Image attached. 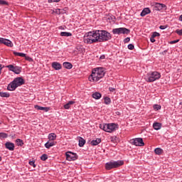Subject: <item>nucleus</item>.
<instances>
[{
  "label": "nucleus",
  "mask_w": 182,
  "mask_h": 182,
  "mask_svg": "<svg viewBox=\"0 0 182 182\" xmlns=\"http://www.w3.org/2000/svg\"><path fill=\"white\" fill-rule=\"evenodd\" d=\"M124 42L125 43H128V42H130V38L128 37V38H124Z\"/></svg>",
  "instance_id": "nucleus-46"
},
{
  "label": "nucleus",
  "mask_w": 182,
  "mask_h": 182,
  "mask_svg": "<svg viewBox=\"0 0 182 182\" xmlns=\"http://www.w3.org/2000/svg\"><path fill=\"white\" fill-rule=\"evenodd\" d=\"M26 60H28V62H32L33 60L32 59V58L29 57V56H26L25 57Z\"/></svg>",
  "instance_id": "nucleus-41"
},
{
  "label": "nucleus",
  "mask_w": 182,
  "mask_h": 182,
  "mask_svg": "<svg viewBox=\"0 0 182 182\" xmlns=\"http://www.w3.org/2000/svg\"><path fill=\"white\" fill-rule=\"evenodd\" d=\"M48 140L50 141L56 140V134L55 133H51L48 134Z\"/></svg>",
  "instance_id": "nucleus-27"
},
{
  "label": "nucleus",
  "mask_w": 182,
  "mask_h": 182,
  "mask_svg": "<svg viewBox=\"0 0 182 182\" xmlns=\"http://www.w3.org/2000/svg\"><path fill=\"white\" fill-rule=\"evenodd\" d=\"M178 21H180L181 22H182V14L179 16Z\"/></svg>",
  "instance_id": "nucleus-52"
},
{
  "label": "nucleus",
  "mask_w": 182,
  "mask_h": 182,
  "mask_svg": "<svg viewBox=\"0 0 182 182\" xmlns=\"http://www.w3.org/2000/svg\"><path fill=\"white\" fill-rule=\"evenodd\" d=\"M161 77V74L157 71H154L152 73H149L147 74V76L145 77L146 82L151 83L153 82H156V80H159Z\"/></svg>",
  "instance_id": "nucleus-4"
},
{
  "label": "nucleus",
  "mask_w": 182,
  "mask_h": 182,
  "mask_svg": "<svg viewBox=\"0 0 182 182\" xmlns=\"http://www.w3.org/2000/svg\"><path fill=\"white\" fill-rule=\"evenodd\" d=\"M153 127H154V130H160V129H161V124H160L159 122H154L153 124Z\"/></svg>",
  "instance_id": "nucleus-21"
},
{
  "label": "nucleus",
  "mask_w": 182,
  "mask_h": 182,
  "mask_svg": "<svg viewBox=\"0 0 182 182\" xmlns=\"http://www.w3.org/2000/svg\"><path fill=\"white\" fill-rule=\"evenodd\" d=\"M41 160H42L43 161H46V160H48V155L46 154H43L41 156Z\"/></svg>",
  "instance_id": "nucleus-33"
},
{
  "label": "nucleus",
  "mask_w": 182,
  "mask_h": 182,
  "mask_svg": "<svg viewBox=\"0 0 182 182\" xmlns=\"http://www.w3.org/2000/svg\"><path fill=\"white\" fill-rule=\"evenodd\" d=\"M6 149L10 150V151H14L15 150V144L12 142H6L5 144Z\"/></svg>",
  "instance_id": "nucleus-12"
},
{
  "label": "nucleus",
  "mask_w": 182,
  "mask_h": 182,
  "mask_svg": "<svg viewBox=\"0 0 182 182\" xmlns=\"http://www.w3.org/2000/svg\"><path fill=\"white\" fill-rule=\"evenodd\" d=\"M66 159L68 161H75V160H77V154L68 151L65 153Z\"/></svg>",
  "instance_id": "nucleus-8"
},
{
  "label": "nucleus",
  "mask_w": 182,
  "mask_h": 182,
  "mask_svg": "<svg viewBox=\"0 0 182 182\" xmlns=\"http://www.w3.org/2000/svg\"><path fill=\"white\" fill-rule=\"evenodd\" d=\"M55 143L54 141L49 142L45 144L46 149H50V147H53L55 146Z\"/></svg>",
  "instance_id": "nucleus-22"
},
{
  "label": "nucleus",
  "mask_w": 182,
  "mask_h": 182,
  "mask_svg": "<svg viewBox=\"0 0 182 182\" xmlns=\"http://www.w3.org/2000/svg\"><path fill=\"white\" fill-rule=\"evenodd\" d=\"M80 49H81V52H83V46H80Z\"/></svg>",
  "instance_id": "nucleus-53"
},
{
  "label": "nucleus",
  "mask_w": 182,
  "mask_h": 182,
  "mask_svg": "<svg viewBox=\"0 0 182 182\" xmlns=\"http://www.w3.org/2000/svg\"><path fill=\"white\" fill-rule=\"evenodd\" d=\"M151 11L149 8H145L142 10L141 12V16H146V15H149V14H151Z\"/></svg>",
  "instance_id": "nucleus-16"
},
{
  "label": "nucleus",
  "mask_w": 182,
  "mask_h": 182,
  "mask_svg": "<svg viewBox=\"0 0 182 182\" xmlns=\"http://www.w3.org/2000/svg\"><path fill=\"white\" fill-rule=\"evenodd\" d=\"M124 161H112L105 164V168L107 170H112V168H117L120 166H123Z\"/></svg>",
  "instance_id": "nucleus-5"
},
{
  "label": "nucleus",
  "mask_w": 182,
  "mask_h": 182,
  "mask_svg": "<svg viewBox=\"0 0 182 182\" xmlns=\"http://www.w3.org/2000/svg\"><path fill=\"white\" fill-rule=\"evenodd\" d=\"M100 129H101V130H104V132H107V133H112L113 132H115V130H117V124L114 123L100 124Z\"/></svg>",
  "instance_id": "nucleus-3"
},
{
  "label": "nucleus",
  "mask_w": 182,
  "mask_h": 182,
  "mask_svg": "<svg viewBox=\"0 0 182 182\" xmlns=\"http://www.w3.org/2000/svg\"><path fill=\"white\" fill-rule=\"evenodd\" d=\"M6 68H8V69H9V70H11V72H14V69H15V66L12 65H9L6 66Z\"/></svg>",
  "instance_id": "nucleus-35"
},
{
  "label": "nucleus",
  "mask_w": 182,
  "mask_h": 182,
  "mask_svg": "<svg viewBox=\"0 0 182 182\" xmlns=\"http://www.w3.org/2000/svg\"><path fill=\"white\" fill-rule=\"evenodd\" d=\"M13 72L14 73H16V75H19V73H21V72H22V68L19 67V66H15Z\"/></svg>",
  "instance_id": "nucleus-17"
},
{
  "label": "nucleus",
  "mask_w": 182,
  "mask_h": 182,
  "mask_svg": "<svg viewBox=\"0 0 182 182\" xmlns=\"http://www.w3.org/2000/svg\"><path fill=\"white\" fill-rule=\"evenodd\" d=\"M110 39H112V34L105 30L90 31L84 36V42L88 45L97 43V42H107Z\"/></svg>",
  "instance_id": "nucleus-1"
},
{
  "label": "nucleus",
  "mask_w": 182,
  "mask_h": 182,
  "mask_svg": "<svg viewBox=\"0 0 182 182\" xmlns=\"http://www.w3.org/2000/svg\"><path fill=\"white\" fill-rule=\"evenodd\" d=\"M0 161H2V157L0 156Z\"/></svg>",
  "instance_id": "nucleus-54"
},
{
  "label": "nucleus",
  "mask_w": 182,
  "mask_h": 182,
  "mask_svg": "<svg viewBox=\"0 0 182 182\" xmlns=\"http://www.w3.org/2000/svg\"><path fill=\"white\" fill-rule=\"evenodd\" d=\"M0 43H3L4 45H6V46H9V48H12V46H14V43H12V41L4 38H1V41Z\"/></svg>",
  "instance_id": "nucleus-11"
},
{
  "label": "nucleus",
  "mask_w": 182,
  "mask_h": 182,
  "mask_svg": "<svg viewBox=\"0 0 182 182\" xmlns=\"http://www.w3.org/2000/svg\"><path fill=\"white\" fill-rule=\"evenodd\" d=\"M178 42H180V40H174L170 42L171 45H174V43H177Z\"/></svg>",
  "instance_id": "nucleus-42"
},
{
  "label": "nucleus",
  "mask_w": 182,
  "mask_h": 182,
  "mask_svg": "<svg viewBox=\"0 0 182 182\" xmlns=\"http://www.w3.org/2000/svg\"><path fill=\"white\" fill-rule=\"evenodd\" d=\"M14 55L15 56H20L21 58H26V54H25L23 53H18L16 51H14Z\"/></svg>",
  "instance_id": "nucleus-25"
},
{
  "label": "nucleus",
  "mask_w": 182,
  "mask_h": 182,
  "mask_svg": "<svg viewBox=\"0 0 182 182\" xmlns=\"http://www.w3.org/2000/svg\"><path fill=\"white\" fill-rule=\"evenodd\" d=\"M52 68L55 69V70H60L62 69V65L58 62L52 63Z\"/></svg>",
  "instance_id": "nucleus-13"
},
{
  "label": "nucleus",
  "mask_w": 182,
  "mask_h": 182,
  "mask_svg": "<svg viewBox=\"0 0 182 182\" xmlns=\"http://www.w3.org/2000/svg\"><path fill=\"white\" fill-rule=\"evenodd\" d=\"M105 76L103 68H95L92 70V74L89 77L90 82H99Z\"/></svg>",
  "instance_id": "nucleus-2"
},
{
  "label": "nucleus",
  "mask_w": 182,
  "mask_h": 182,
  "mask_svg": "<svg viewBox=\"0 0 182 182\" xmlns=\"http://www.w3.org/2000/svg\"><path fill=\"white\" fill-rule=\"evenodd\" d=\"M63 66L64 68H65V69H72V68H73V65H72V63H69V62H65L63 63Z\"/></svg>",
  "instance_id": "nucleus-19"
},
{
  "label": "nucleus",
  "mask_w": 182,
  "mask_h": 182,
  "mask_svg": "<svg viewBox=\"0 0 182 182\" xmlns=\"http://www.w3.org/2000/svg\"><path fill=\"white\" fill-rule=\"evenodd\" d=\"M112 33L114 35H129L130 33V31L128 28H114L112 30Z\"/></svg>",
  "instance_id": "nucleus-6"
},
{
  "label": "nucleus",
  "mask_w": 182,
  "mask_h": 182,
  "mask_svg": "<svg viewBox=\"0 0 182 182\" xmlns=\"http://www.w3.org/2000/svg\"><path fill=\"white\" fill-rule=\"evenodd\" d=\"M85 144H86V140H85V139L82 137H79V144H78L79 146L83 147Z\"/></svg>",
  "instance_id": "nucleus-20"
},
{
  "label": "nucleus",
  "mask_w": 182,
  "mask_h": 182,
  "mask_svg": "<svg viewBox=\"0 0 182 182\" xmlns=\"http://www.w3.org/2000/svg\"><path fill=\"white\" fill-rule=\"evenodd\" d=\"M77 49H79V47H77Z\"/></svg>",
  "instance_id": "nucleus-56"
},
{
  "label": "nucleus",
  "mask_w": 182,
  "mask_h": 182,
  "mask_svg": "<svg viewBox=\"0 0 182 182\" xmlns=\"http://www.w3.org/2000/svg\"><path fill=\"white\" fill-rule=\"evenodd\" d=\"M1 39H2V38H0V43H1Z\"/></svg>",
  "instance_id": "nucleus-55"
},
{
  "label": "nucleus",
  "mask_w": 182,
  "mask_h": 182,
  "mask_svg": "<svg viewBox=\"0 0 182 182\" xmlns=\"http://www.w3.org/2000/svg\"><path fill=\"white\" fill-rule=\"evenodd\" d=\"M16 142L17 143V146H20L21 147H22V146H23V141H22V139H17L16 140Z\"/></svg>",
  "instance_id": "nucleus-31"
},
{
  "label": "nucleus",
  "mask_w": 182,
  "mask_h": 182,
  "mask_svg": "<svg viewBox=\"0 0 182 182\" xmlns=\"http://www.w3.org/2000/svg\"><path fill=\"white\" fill-rule=\"evenodd\" d=\"M93 99H96V100H98V99H100L102 97V94L100 92H95L92 94Z\"/></svg>",
  "instance_id": "nucleus-23"
},
{
  "label": "nucleus",
  "mask_w": 182,
  "mask_h": 182,
  "mask_svg": "<svg viewBox=\"0 0 182 182\" xmlns=\"http://www.w3.org/2000/svg\"><path fill=\"white\" fill-rule=\"evenodd\" d=\"M30 166H32L33 167H36V165L35 164V162L33 161H29Z\"/></svg>",
  "instance_id": "nucleus-44"
},
{
  "label": "nucleus",
  "mask_w": 182,
  "mask_h": 182,
  "mask_svg": "<svg viewBox=\"0 0 182 182\" xmlns=\"http://www.w3.org/2000/svg\"><path fill=\"white\" fill-rule=\"evenodd\" d=\"M150 41H151V42L152 43H154V42H156V39H154V37H152V36H151V38H150Z\"/></svg>",
  "instance_id": "nucleus-47"
},
{
  "label": "nucleus",
  "mask_w": 182,
  "mask_h": 182,
  "mask_svg": "<svg viewBox=\"0 0 182 182\" xmlns=\"http://www.w3.org/2000/svg\"><path fill=\"white\" fill-rule=\"evenodd\" d=\"M16 85H15V83L14 82V81H12L10 84H9L8 87H7V90H10V92H14V90H15V89H16Z\"/></svg>",
  "instance_id": "nucleus-15"
},
{
  "label": "nucleus",
  "mask_w": 182,
  "mask_h": 182,
  "mask_svg": "<svg viewBox=\"0 0 182 182\" xmlns=\"http://www.w3.org/2000/svg\"><path fill=\"white\" fill-rule=\"evenodd\" d=\"M128 49H129V50H133V49H134V46L133 44H129Z\"/></svg>",
  "instance_id": "nucleus-38"
},
{
  "label": "nucleus",
  "mask_w": 182,
  "mask_h": 182,
  "mask_svg": "<svg viewBox=\"0 0 182 182\" xmlns=\"http://www.w3.org/2000/svg\"><path fill=\"white\" fill-rule=\"evenodd\" d=\"M55 14H57L58 15H60V9H56L55 11H54Z\"/></svg>",
  "instance_id": "nucleus-43"
},
{
  "label": "nucleus",
  "mask_w": 182,
  "mask_h": 182,
  "mask_svg": "<svg viewBox=\"0 0 182 182\" xmlns=\"http://www.w3.org/2000/svg\"><path fill=\"white\" fill-rule=\"evenodd\" d=\"M8 137V134L4 132L0 133V139H6Z\"/></svg>",
  "instance_id": "nucleus-34"
},
{
  "label": "nucleus",
  "mask_w": 182,
  "mask_h": 182,
  "mask_svg": "<svg viewBox=\"0 0 182 182\" xmlns=\"http://www.w3.org/2000/svg\"><path fill=\"white\" fill-rule=\"evenodd\" d=\"M154 153L155 154H161V153H163V149H161V148H156L154 150Z\"/></svg>",
  "instance_id": "nucleus-30"
},
{
  "label": "nucleus",
  "mask_w": 182,
  "mask_h": 182,
  "mask_svg": "<svg viewBox=\"0 0 182 182\" xmlns=\"http://www.w3.org/2000/svg\"><path fill=\"white\" fill-rule=\"evenodd\" d=\"M154 109L155 110H160V109H161V106H160L159 105H154Z\"/></svg>",
  "instance_id": "nucleus-36"
},
{
  "label": "nucleus",
  "mask_w": 182,
  "mask_h": 182,
  "mask_svg": "<svg viewBox=\"0 0 182 182\" xmlns=\"http://www.w3.org/2000/svg\"><path fill=\"white\" fill-rule=\"evenodd\" d=\"M60 36L69 37V36H72V33L69 32H61Z\"/></svg>",
  "instance_id": "nucleus-29"
},
{
  "label": "nucleus",
  "mask_w": 182,
  "mask_h": 182,
  "mask_svg": "<svg viewBox=\"0 0 182 182\" xmlns=\"http://www.w3.org/2000/svg\"><path fill=\"white\" fill-rule=\"evenodd\" d=\"M176 33H177V35H179V36H182V29H181V30H179V29L176 30Z\"/></svg>",
  "instance_id": "nucleus-37"
},
{
  "label": "nucleus",
  "mask_w": 182,
  "mask_h": 182,
  "mask_svg": "<svg viewBox=\"0 0 182 182\" xmlns=\"http://www.w3.org/2000/svg\"><path fill=\"white\" fill-rule=\"evenodd\" d=\"M104 100H105V105H110V103H111V102H112V100H110V98L108 97H105L104 98Z\"/></svg>",
  "instance_id": "nucleus-32"
},
{
  "label": "nucleus",
  "mask_w": 182,
  "mask_h": 182,
  "mask_svg": "<svg viewBox=\"0 0 182 182\" xmlns=\"http://www.w3.org/2000/svg\"><path fill=\"white\" fill-rule=\"evenodd\" d=\"M0 96L1 97H9L11 95L8 92H0Z\"/></svg>",
  "instance_id": "nucleus-28"
},
{
  "label": "nucleus",
  "mask_w": 182,
  "mask_h": 182,
  "mask_svg": "<svg viewBox=\"0 0 182 182\" xmlns=\"http://www.w3.org/2000/svg\"><path fill=\"white\" fill-rule=\"evenodd\" d=\"M106 56L105 55H102L100 57V59H105Z\"/></svg>",
  "instance_id": "nucleus-51"
},
{
  "label": "nucleus",
  "mask_w": 182,
  "mask_h": 182,
  "mask_svg": "<svg viewBox=\"0 0 182 182\" xmlns=\"http://www.w3.org/2000/svg\"><path fill=\"white\" fill-rule=\"evenodd\" d=\"M75 105V101H69L67 104L64 105L65 109H70V106Z\"/></svg>",
  "instance_id": "nucleus-26"
},
{
  "label": "nucleus",
  "mask_w": 182,
  "mask_h": 182,
  "mask_svg": "<svg viewBox=\"0 0 182 182\" xmlns=\"http://www.w3.org/2000/svg\"><path fill=\"white\" fill-rule=\"evenodd\" d=\"M102 143V139L100 138H97L96 140H92L91 141L92 146H97V144H100Z\"/></svg>",
  "instance_id": "nucleus-18"
},
{
  "label": "nucleus",
  "mask_w": 182,
  "mask_h": 182,
  "mask_svg": "<svg viewBox=\"0 0 182 182\" xmlns=\"http://www.w3.org/2000/svg\"><path fill=\"white\" fill-rule=\"evenodd\" d=\"M130 144H132L133 146H139L140 147H142L144 146V142L143 141V139L141 138H136L131 139L129 141Z\"/></svg>",
  "instance_id": "nucleus-7"
},
{
  "label": "nucleus",
  "mask_w": 182,
  "mask_h": 182,
  "mask_svg": "<svg viewBox=\"0 0 182 182\" xmlns=\"http://www.w3.org/2000/svg\"><path fill=\"white\" fill-rule=\"evenodd\" d=\"M109 140L112 143H117V141H119V138H117V136H112L109 137Z\"/></svg>",
  "instance_id": "nucleus-24"
},
{
  "label": "nucleus",
  "mask_w": 182,
  "mask_h": 182,
  "mask_svg": "<svg viewBox=\"0 0 182 182\" xmlns=\"http://www.w3.org/2000/svg\"><path fill=\"white\" fill-rule=\"evenodd\" d=\"M151 36L154 38H156V36H160V34L157 32H154Z\"/></svg>",
  "instance_id": "nucleus-40"
},
{
  "label": "nucleus",
  "mask_w": 182,
  "mask_h": 182,
  "mask_svg": "<svg viewBox=\"0 0 182 182\" xmlns=\"http://www.w3.org/2000/svg\"><path fill=\"white\" fill-rule=\"evenodd\" d=\"M4 66L2 65V64H0V75L1 73H2V68H4Z\"/></svg>",
  "instance_id": "nucleus-48"
},
{
  "label": "nucleus",
  "mask_w": 182,
  "mask_h": 182,
  "mask_svg": "<svg viewBox=\"0 0 182 182\" xmlns=\"http://www.w3.org/2000/svg\"><path fill=\"white\" fill-rule=\"evenodd\" d=\"M109 92H114V90H116V89H114V88L110 87L109 88Z\"/></svg>",
  "instance_id": "nucleus-49"
},
{
  "label": "nucleus",
  "mask_w": 182,
  "mask_h": 182,
  "mask_svg": "<svg viewBox=\"0 0 182 182\" xmlns=\"http://www.w3.org/2000/svg\"><path fill=\"white\" fill-rule=\"evenodd\" d=\"M159 28H161V29H166V26H159Z\"/></svg>",
  "instance_id": "nucleus-50"
},
{
  "label": "nucleus",
  "mask_w": 182,
  "mask_h": 182,
  "mask_svg": "<svg viewBox=\"0 0 182 182\" xmlns=\"http://www.w3.org/2000/svg\"><path fill=\"white\" fill-rule=\"evenodd\" d=\"M53 2H60V0H48V4H52Z\"/></svg>",
  "instance_id": "nucleus-45"
},
{
  "label": "nucleus",
  "mask_w": 182,
  "mask_h": 182,
  "mask_svg": "<svg viewBox=\"0 0 182 182\" xmlns=\"http://www.w3.org/2000/svg\"><path fill=\"white\" fill-rule=\"evenodd\" d=\"M0 5H8V2L4 0H0Z\"/></svg>",
  "instance_id": "nucleus-39"
},
{
  "label": "nucleus",
  "mask_w": 182,
  "mask_h": 182,
  "mask_svg": "<svg viewBox=\"0 0 182 182\" xmlns=\"http://www.w3.org/2000/svg\"><path fill=\"white\" fill-rule=\"evenodd\" d=\"M155 11H163V9H167L166 4L155 3L154 6Z\"/></svg>",
  "instance_id": "nucleus-10"
},
{
  "label": "nucleus",
  "mask_w": 182,
  "mask_h": 182,
  "mask_svg": "<svg viewBox=\"0 0 182 182\" xmlns=\"http://www.w3.org/2000/svg\"><path fill=\"white\" fill-rule=\"evenodd\" d=\"M35 109H36V110H43L44 112H49V110H50V107H41L39 105H35Z\"/></svg>",
  "instance_id": "nucleus-14"
},
{
  "label": "nucleus",
  "mask_w": 182,
  "mask_h": 182,
  "mask_svg": "<svg viewBox=\"0 0 182 182\" xmlns=\"http://www.w3.org/2000/svg\"><path fill=\"white\" fill-rule=\"evenodd\" d=\"M13 82L17 87H19V86H22V85H25V80H23L22 77H17L14 78Z\"/></svg>",
  "instance_id": "nucleus-9"
}]
</instances>
